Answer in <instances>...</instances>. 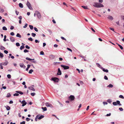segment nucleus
<instances>
[{"instance_id":"a18cd8bd","label":"nucleus","mask_w":124,"mask_h":124,"mask_svg":"<svg viewBox=\"0 0 124 124\" xmlns=\"http://www.w3.org/2000/svg\"><path fill=\"white\" fill-rule=\"evenodd\" d=\"M35 93H31V95L32 96H34L35 95Z\"/></svg>"},{"instance_id":"e2e57ef3","label":"nucleus","mask_w":124,"mask_h":124,"mask_svg":"<svg viewBox=\"0 0 124 124\" xmlns=\"http://www.w3.org/2000/svg\"><path fill=\"white\" fill-rule=\"evenodd\" d=\"M22 17L21 16L18 17V18L20 20H21L22 19Z\"/></svg>"},{"instance_id":"39448f33","label":"nucleus","mask_w":124,"mask_h":124,"mask_svg":"<svg viewBox=\"0 0 124 124\" xmlns=\"http://www.w3.org/2000/svg\"><path fill=\"white\" fill-rule=\"evenodd\" d=\"M36 13V15L38 18L40 19L41 18V15L40 13L37 11H35Z\"/></svg>"},{"instance_id":"bb28decb","label":"nucleus","mask_w":124,"mask_h":124,"mask_svg":"<svg viewBox=\"0 0 124 124\" xmlns=\"http://www.w3.org/2000/svg\"><path fill=\"white\" fill-rule=\"evenodd\" d=\"M42 109L44 111H46L47 110V108L46 107H42Z\"/></svg>"},{"instance_id":"ddd939ff","label":"nucleus","mask_w":124,"mask_h":124,"mask_svg":"<svg viewBox=\"0 0 124 124\" xmlns=\"http://www.w3.org/2000/svg\"><path fill=\"white\" fill-rule=\"evenodd\" d=\"M62 73L61 72V71L60 69L59 68H58V71L57 74L59 75H60Z\"/></svg>"},{"instance_id":"052dcab7","label":"nucleus","mask_w":124,"mask_h":124,"mask_svg":"<svg viewBox=\"0 0 124 124\" xmlns=\"http://www.w3.org/2000/svg\"><path fill=\"white\" fill-rule=\"evenodd\" d=\"M4 52L5 53V54H8V51H7L6 50H5L4 51Z\"/></svg>"},{"instance_id":"412c9836","label":"nucleus","mask_w":124,"mask_h":124,"mask_svg":"<svg viewBox=\"0 0 124 124\" xmlns=\"http://www.w3.org/2000/svg\"><path fill=\"white\" fill-rule=\"evenodd\" d=\"M101 69L102 70L105 72H108V70L107 69L105 70L104 68L102 67V68Z\"/></svg>"},{"instance_id":"6ab92c4d","label":"nucleus","mask_w":124,"mask_h":124,"mask_svg":"<svg viewBox=\"0 0 124 124\" xmlns=\"http://www.w3.org/2000/svg\"><path fill=\"white\" fill-rule=\"evenodd\" d=\"M16 92L18 93H19L21 95H22L23 94V93L22 92L18 91H16Z\"/></svg>"},{"instance_id":"f3484780","label":"nucleus","mask_w":124,"mask_h":124,"mask_svg":"<svg viewBox=\"0 0 124 124\" xmlns=\"http://www.w3.org/2000/svg\"><path fill=\"white\" fill-rule=\"evenodd\" d=\"M96 65L99 68H100L101 69L102 68V67H101V65L100 64H99L98 63H97L96 64Z\"/></svg>"},{"instance_id":"a19ab883","label":"nucleus","mask_w":124,"mask_h":124,"mask_svg":"<svg viewBox=\"0 0 124 124\" xmlns=\"http://www.w3.org/2000/svg\"><path fill=\"white\" fill-rule=\"evenodd\" d=\"M13 95L14 96H18L19 95V94L17 93H15Z\"/></svg>"},{"instance_id":"c9c22d12","label":"nucleus","mask_w":124,"mask_h":124,"mask_svg":"<svg viewBox=\"0 0 124 124\" xmlns=\"http://www.w3.org/2000/svg\"><path fill=\"white\" fill-rule=\"evenodd\" d=\"M24 48V46L23 45H22L20 47V50H22Z\"/></svg>"},{"instance_id":"4468645a","label":"nucleus","mask_w":124,"mask_h":124,"mask_svg":"<svg viewBox=\"0 0 124 124\" xmlns=\"http://www.w3.org/2000/svg\"><path fill=\"white\" fill-rule=\"evenodd\" d=\"M8 63V62H6L0 63L2 66H6L7 65Z\"/></svg>"},{"instance_id":"2f4dec72","label":"nucleus","mask_w":124,"mask_h":124,"mask_svg":"<svg viewBox=\"0 0 124 124\" xmlns=\"http://www.w3.org/2000/svg\"><path fill=\"white\" fill-rule=\"evenodd\" d=\"M107 101L109 103H110L112 102V100L110 99H108L107 100Z\"/></svg>"},{"instance_id":"cd10ccee","label":"nucleus","mask_w":124,"mask_h":124,"mask_svg":"<svg viewBox=\"0 0 124 124\" xmlns=\"http://www.w3.org/2000/svg\"><path fill=\"white\" fill-rule=\"evenodd\" d=\"M107 86L109 88H112L113 87V85L112 84H110Z\"/></svg>"},{"instance_id":"ea45409f","label":"nucleus","mask_w":124,"mask_h":124,"mask_svg":"<svg viewBox=\"0 0 124 124\" xmlns=\"http://www.w3.org/2000/svg\"><path fill=\"white\" fill-rule=\"evenodd\" d=\"M28 39V40L29 41H33V39L31 38V37L30 38H29Z\"/></svg>"},{"instance_id":"e433bc0d","label":"nucleus","mask_w":124,"mask_h":124,"mask_svg":"<svg viewBox=\"0 0 124 124\" xmlns=\"http://www.w3.org/2000/svg\"><path fill=\"white\" fill-rule=\"evenodd\" d=\"M29 26L31 29L32 30L33 29V26L31 25H29Z\"/></svg>"},{"instance_id":"de8ad7c7","label":"nucleus","mask_w":124,"mask_h":124,"mask_svg":"<svg viewBox=\"0 0 124 124\" xmlns=\"http://www.w3.org/2000/svg\"><path fill=\"white\" fill-rule=\"evenodd\" d=\"M34 29L35 31L37 32H38V30L37 29L36 27H34Z\"/></svg>"},{"instance_id":"9d476101","label":"nucleus","mask_w":124,"mask_h":124,"mask_svg":"<svg viewBox=\"0 0 124 124\" xmlns=\"http://www.w3.org/2000/svg\"><path fill=\"white\" fill-rule=\"evenodd\" d=\"M46 105L47 107H50L51 108L53 107L52 105L49 103H46Z\"/></svg>"},{"instance_id":"dca6fc26","label":"nucleus","mask_w":124,"mask_h":124,"mask_svg":"<svg viewBox=\"0 0 124 124\" xmlns=\"http://www.w3.org/2000/svg\"><path fill=\"white\" fill-rule=\"evenodd\" d=\"M55 57L54 55L51 54L49 58L51 59H53Z\"/></svg>"},{"instance_id":"49530a36","label":"nucleus","mask_w":124,"mask_h":124,"mask_svg":"<svg viewBox=\"0 0 124 124\" xmlns=\"http://www.w3.org/2000/svg\"><path fill=\"white\" fill-rule=\"evenodd\" d=\"M27 25L28 24L27 23L24 26H23V28H26L27 27Z\"/></svg>"},{"instance_id":"f03ea898","label":"nucleus","mask_w":124,"mask_h":124,"mask_svg":"<svg viewBox=\"0 0 124 124\" xmlns=\"http://www.w3.org/2000/svg\"><path fill=\"white\" fill-rule=\"evenodd\" d=\"M113 104L114 106H116L118 105L119 106L122 105V104L120 103V101H117L116 102H114L113 103Z\"/></svg>"},{"instance_id":"09e8293b","label":"nucleus","mask_w":124,"mask_h":124,"mask_svg":"<svg viewBox=\"0 0 124 124\" xmlns=\"http://www.w3.org/2000/svg\"><path fill=\"white\" fill-rule=\"evenodd\" d=\"M16 46H20V44L19 43H17L16 44Z\"/></svg>"},{"instance_id":"f257e3e1","label":"nucleus","mask_w":124,"mask_h":124,"mask_svg":"<svg viewBox=\"0 0 124 124\" xmlns=\"http://www.w3.org/2000/svg\"><path fill=\"white\" fill-rule=\"evenodd\" d=\"M93 6L94 7L97 8L104 7V6L102 4L97 2H94Z\"/></svg>"},{"instance_id":"423d86ee","label":"nucleus","mask_w":124,"mask_h":124,"mask_svg":"<svg viewBox=\"0 0 124 124\" xmlns=\"http://www.w3.org/2000/svg\"><path fill=\"white\" fill-rule=\"evenodd\" d=\"M51 80L52 81H53L55 82H57L59 81L58 79L56 78H52Z\"/></svg>"},{"instance_id":"c03bdc74","label":"nucleus","mask_w":124,"mask_h":124,"mask_svg":"<svg viewBox=\"0 0 124 124\" xmlns=\"http://www.w3.org/2000/svg\"><path fill=\"white\" fill-rule=\"evenodd\" d=\"M7 77L8 78H11V76L10 74H8L7 75Z\"/></svg>"},{"instance_id":"b1692460","label":"nucleus","mask_w":124,"mask_h":124,"mask_svg":"<svg viewBox=\"0 0 124 124\" xmlns=\"http://www.w3.org/2000/svg\"><path fill=\"white\" fill-rule=\"evenodd\" d=\"M19 7L21 8H23V4L21 3H20L19 4Z\"/></svg>"},{"instance_id":"37998d69","label":"nucleus","mask_w":124,"mask_h":124,"mask_svg":"<svg viewBox=\"0 0 124 124\" xmlns=\"http://www.w3.org/2000/svg\"><path fill=\"white\" fill-rule=\"evenodd\" d=\"M58 102L59 103V104L60 105V106L61 107H62L63 106V104H61L59 101H58Z\"/></svg>"},{"instance_id":"338daca9","label":"nucleus","mask_w":124,"mask_h":124,"mask_svg":"<svg viewBox=\"0 0 124 124\" xmlns=\"http://www.w3.org/2000/svg\"><path fill=\"white\" fill-rule=\"evenodd\" d=\"M67 49L69 51H70L71 52H72V50L70 49V48H67Z\"/></svg>"},{"instance_id":"58836bf2","label":"nucleus","mask_w":124,"mask_h":124,"mask_svg":"<svg viewBox=\"0 0 124 124\" xmlns=\"http://www.w3.org/2000/svg\"><path fill=\"white\" fill-rule=\"evenodd\" d=\"M119 98L124 99V97L122 95H120L119 96Z\"/></svg>"},{"instance_id":"a211bd4d","label":"nucleus","mask_w":124,"mask_h":124,"mask_svg":"<svg viewBox=\"0 0 124 124\" xmlns=\"http://www.w3.org/2000/svg\"><path fill=\"white\" fill-rule=\"evenodd\" d=\"M10 39L11 41L14 42L15 41V39L14 38L12 37H10Z\"/></svg>"},{"instance_id":"0e129e2a","label":"nucleus","mask_w":124,"mask_h":124,"mask_svg":"<svg viewBox=\"0 0 124 124\" xmlns=\"http://www.w3.org/2000/svg\"><path fill=\"white\" fill-rule=\"evenodd\" d=\"M111 115V113H109V114H107L106 115V116H110Z\"/></svg>"},{"instance_id":"473e14b6","label":"nucleus","mask_w":124,"mask_h":124,"mask_svg":"<svg viewBox=\"0 0 124 124\" xmlns=\"http://www.w3.org/2000/svg\"><path fill=\"white\" fill-rule=\"evenodd\" d=\"M2 29L6 31L7 29L5 26H3L2 27Z\"/></svg>"},{"instance_id":"7c9ffc66","label":"nucleus","mask_w":124,"mask_h":124,"mask_svg":"<svg viewBox=\"0 0 124 124\" xmlns=\"http://www.w3.org/2000/svg\"><path fill=\"white\" fill-rule=\"evenodd\" d=\"M117 45H118V46H119V47H120V48L121 49H123V47L121 45H120L119 44H118L117 43Z\"/></svg>"},{"instance_id":"20e7f679","label":"nucleus","mask_w":124,"mask_h":124,"mask_svg":"<svg viewBox=\"0 0 124 124\" xmlns=\"http://www.w3.org/2000/svg\"><path fill=\"white\" fill-rule=\"evenodd\" d=\"M26 59V60H29V61H31V60H33V61H31V62L32 63H36V61H34V59H31L30 58L27 57Z\"/></svg>"},{"instance_id":"393cba45","label":"nucleus","mask_w":124,"mask_h":124,"mask_svg":"<svg viewBox=\"0 0 124 124\" xmlns=\"http://www.w3.org/2000/svg\"><path fill=\"white\" fill-rule=\"evenodd\" d=\"M4 11V9L1 8H0V12L3 13Z\"/></svg>"},{"instance_id":"0eeeda50","label":"nucleus","mask_w":124,"mask_h":124,"mask_svg":"<svg viewBox=\"0 0 124 124\" xmlns=\"http://www.w3.org/2000/svg\"><path fill=\"white\" fill-rule=\"evenodd\" d=\"M71 101H74L75 99V97L74 95H70L69 97Z\"/></svg>"},{"instance_id":"864d4df0","label":"nucleus","mask_w":124,"mask_h":124,"mask_svg":"<svg viewBox=\"0 0 124 124\" xmlns=\"http://www.w3.org/2000/svg\"><path fill=\"white\" fill-rule=\"evenodd\" d=\"M104 79H105L106 80H108V77L106 76H104Z\"/></svg>"},{"instance_id":"1a4fd4ad","label":"nucleus","mask_w":124,"mask_h":124,"mask_svg":"<svg viewBox=\"0 0 124 124\" xmlns=\"http://www.w3.org/2000/svg\"><path fill=\"white\" fill-rule=\"evenodd\" d=\"M34 87V85H31L29 87V89L30 90L34 91H35V90L33 88Z\"/></svg>"},{"instance_id":"9b49d317","label":"nucleus","mask_w":124,"mask_h":124,"mask_svg":"<svg viewBox=\"0 0 124 124\" xmlns=\"http://www.w3.org/2000/svg\"><path fill=\"white\" fill-rule=\"evenodd\" d=\"M21 103L22 104V106L23 107L26 105L27 104V102L25 101V100L22 101Z\"/></svg>"},{"instance_id":"6e6552de","label":"nucleus","mask_w":124,"mask_h":124,"mask_svg":"<svg viewBox=\"0 0 124 124\" xmlns=\"http://www.w3.org/2000/svg\"><path fill=\"white\" fill-rule=\"evenodd\" d=\"M61 66L63 67L64 70L68 69L69 68V67L68 66H66L62 65H61Z\"/></svg>"},{"instance_id":"aec40b11","label":"nucleus","mask_w":124,"mask_h":124,"mask_svg":"<svg viewBox=\"0 0 124 124\" xmlns=\"http://www.w3.org/2000/svg\"><path fill=\"white\" fill-rule=\"evenodd\" d=\"M0 49L2 50H4L5 49V48L2 46H0Z\"/></svg>"},{"instance_id":"69168bd1","label":"nucleus","mask_w":124,"mask_h":124,"mask_svg":"<svg viewBox=\"0 0 124 124\" xmlns=\"http://www.w3.org/2000/svg\"><path fill=\"white\" fill-rule=\"evenodd\" d=\"M0 68L1 69H3V67L2 66V65H1L0 63Z\"/></svg>"},{"instance_id":"72a5a7b5","label":"nucleus","mask_w":124,"mask_h":124,"mask_svg":"<svg viewBox=\"0 0 124 124\" xmlns=\"http://www.w3.org/2000/svg\"><path fill=\"white\" fill-rule=\"evenodd\" d=\"M82 7L85 9H87L88 8L87 6H82Z\"/></svg>"},{"instance_id":"774afa93","label":"nucleus","mask_w":124,"mask_h":124,"mask_svg":"<svg viewBox=\"0 0 124 124\" xmlns=\"http://www.w3.org/2000/svg\"><path fill=\"white\" fill-rule=\"evenodd\" d=\"M119 109L120 111H122L123 110V108H119Z\"/></svg>"},{"instance_id":"680f3d73","label":"nucleus","mask_w":124,"mask_h":124,"mask_svg":"<svg viewBox=\"0 0 124 124\" xmlns=\"http://www.w3.org/2000/svg\"><path fill=\"white\" fill-rule=\"evenodd\" d=\"M24 53H27V52H28V51L27 50V49H25L24 50Z\"/></svg>"},{"instance_id":"5701e85b","label":"nucleus","mask_w":124,"mask_h":124,"mask_svg":"<svg viewBox=\"0 0 124 124\" xmlns=\"http://www.w3.org/2000/svg\"><path fill=\"white\" fill-rule=\"evenodd\" d=\"M44 117V116L43 115H41L39 117H38V119L39 120H40L41 119L43 118Z\"/></svg>"},{"instance_id":"5fc2aeb1","label":"nucleus","mask_w":124,"mask_h":124,"mask_svg":"<svg viewBox=\"0 0 124 124\" xmlns=\"http://www.w3.org/2000/svg\"><path fill=\"white\" fill-rule=\"evenodd\" d=\"M47 31H48L49 32V33H50V34H51L52 33V31L51 30H50V29H48L47 30Z\"/></svg>"},{"instance_id":"f704fd0d","label":"nucleus","mask_w":124,"mask_h":124,"mask_svg":"<svg viewBox=\"0 0 124 124\" xmlns=\"http://www.w3.org/2000/svg\"><path fill=\"white\" fill-rule=\"evenodd\" d=\"M11 96V95L10 94V93H8L7 94V97H10Z\"/></svg>"},{"instance_id":"c85d7f7f","label":"nucleus","mask_w":124,"mask_h":124,"mask_svg":"<svg viewBox=\"0 0 124 124\" xmlns=\"http://www.w3.org/2000/svg\"><path fill=\"white\" fill-rule=\"evenodd\" d=\"M4 56V55L3 54L1 53H0V57L1 58H2Z\"/></svg>"},{"instance_id":"4d7b16f0","label":"nucleus","mask_w":124,"mask_h":124,"mask_svg":"<svg viewBox=\"0 0 124 124\" xmlns=\"http://www.w3.org/2000/svg\"><path fill=\"white\" fill-rule=\"evenodd\" d=\"M10 35L12 36L14 35V33L13 32H11L10 33Z\"/></svg>"},{"instance_id":"4c0bfd02","label":"nucleus","mask_w":124,"mask_h":124,"mask_svg":"<svg viewBox=\"0 0 124 124\" xmlns=\"http://www.w3.org/2000/svg\"><path fill=\"white\" fill-rule=\"evenodd\" d=\"M4 38L3 39V40L4 41H6V35H5L4 36Z\"/></svg>"},{"instance_id":"2eb2a0df","label":"nucleus","mask_w":124,"mask_h":124,"mask_svg":"<svg viewBox=\"0 0 124 124\" xmlns=\"http://www.w3.org/2000/svg\"><path fill=\"white\" fill-rule=\"evenodd\" d=\"M20 67L22 68H25V66L23 63H20Z\"/></svg>"},{"instance_id":"bf43d9fd","label":"nucleus","mask_w":124,"mask_h":124,"mask_svg":"<svg viewBox=\"0 0 124 124\" xmlns=\"http://www.w3.org/2000/svg\"><path fill=\"white\" fill-rule=\"evenodd\" d=\"M40 54L42 55H43L44 54V53L43 51H41L40 52Z\"/></svg>"},{"instance_id":"8fccbe9b","label":"nucleus","mask_w":124,"mask_h":124,"mask_svg":"<svg viewBox=\"0 0 124 124\" xmlns=\"http://www.w3.org/2000/svg\"><path fill=\"white\" fill-rule=\"evenodd\" d=\"M39 116L38 115H37L35 118V120L36 121H37V118H38V117Z\"/></svg>"},{"instance_id":"603ef678","label":"nucleus","mask_w":124,"mask_h":124,"mask_svg":"<svg viewBox=\"0 0 124 124\" xmlns=\"http://www.w3.org/2000/svg\"><path fill=\"white\" fill-rule=\"evenodd\" d=\"M31 119L30 118H29L28 117L26 118V120L27 121H28Z\"/></svg>"},{"instance_id":"7ed1b4c3","label":"nucleus","mask_w":124,"mask_h":124,"mask_svg":"<svg viewBox=\"0 0 124 124\" xmlns=\"http://www.w3.org/2000/svg\"><path fill=\"white\" fill-rule=\"evenodd\" d=\"M26 5L31 10H33V9L31 6L30 3L28 1L26 3Z\"/></svg>"},{"instance_id":"6e6d98bb","label":"nucleus","mask_w":124,"mask_h":124,"mask_svg":"<svg viewBox=\"0 0 124 124\" xmlns=\"http://www.w3.org/2000/svg\"><path fill=\"white\" fill-rule=\"evenodd\" d=\"M103 103L104 105H107L108 104L106 102H103Z\"/></svg>"},{"instance_id":"13d9d810","label":"nucleus","mask_w":124,"mask_h":124,"mask_svg":"<svg viewBox=\"0 0 124 124\" xmlns=\"http://www.w3.org/2000/svg\"><path fill=\"white\" fill-rule=\"evenodd\" d=\"M35 42L36 43H39V41H38V40L36 39L35 40Z\"/></svg>"},{"instance_id":"4be33fe9","label":"nucleus","mask_w":124,"mask_h":124,"mask_svg":"<svg viewBox=\"0 0 124 124\" xmlns=\"http://www.w3.org/2000/svg\"><path fill=\"white\" fill-rule=\"evenodd\" d=\"M5 107L6 108V109L8 110H9L10 109V107L8 106H7V107L5 106Z\"/></svg>"},{"instance_id":"c756f323","label":"nucleus","mask_w":124,"mask_h":124,"mask_svg":"<svg viewBox=\"0 0 124 124\" xmlns=\"http://www.w3.org/2000/svg\"><path fill=\"white\" fill-rule=\"evenodd\" d=\"M33 71V70L32 69L30 70L29 72V74H31L32 72Z\"/></svg>"},{"instance_id":"79ce46f5","label":"nucleus","mask_w":124,"mask_h":124,"mask_svg":"<svg viewBox=\"0 0 124 124\" xmlns=\"http://www.w3.org/2000/svg\"><path fill=\"white\" fill-rule=\"evenodd\" d=\"M31 35L33 37H35L36 35V34L34 33H31Z\"/></svg>"},{"instance_id":"a878e982","label":"nucleus","mask_w":124,"mask_h":124,"mask_svg":"<svg viewBox=\"0 0 124 124\" xmlns=\"http://www.w3.org/2000/svg\"><path fill=\"white\" fill-rule=\"evenodd\" d=\"M16 36L17 37H18L19 38H21V36L19 33H17L16 35Z\"/></svg>"},{"instance_id":"3c124183","label":"nucleus","mask_w":124,"mask_h":124,"mask_svg":"<svg viewBox=\"0 0 124 124\" xmlns=\"http://www.w3.org/2000/svg\"><path fill=\"white\" fill-rule=\"evenodd\" d=\"M25 48L27 49H29L30 48V47L28 45H26L25 46Z\"/></svg>"},{"instance_id":"f8f14e48","label":"nucleus","mask_w":124,"mask_h":124,"mask_svg":"<svg viewBox=\"0 0 124 124\" xmlns=\"http://www.w3.org/2000/svg\"><path fill=\"white\" fill-rule=\"evenodd\" d=\"M107 18L108 19L111 20H112L113 19V18L111 16H108L107 17Z\"/></svg>"}]
</instances>
